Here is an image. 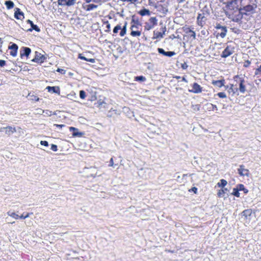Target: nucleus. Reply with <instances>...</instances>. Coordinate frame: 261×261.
Segmentation results:
<instances>
[{"label":"nucleus","mask_w":261,"mask_h":261,"mask_svg":"<svg viewBox=\"0 0 261 261\" xmlns=\"http://www.w3.org/2000/svg\"><path fill=\"white\" fill-rule=\"evenodd\" d=\"M224 4H226V7L230 10L234 11L238 10L237 0H231L230 1H224Z\"/></svg>","instance_id":"2"},{"label":"nucleus","mask_w":261,"mask_h":261,"mask_svg":"<svg viewBox=\"0 0 261 261\" xmlns=\"http://www.w3.org/2000/svg\"><path fill=\"white\" fill-rule=\"evenodd\" d=\"M9 49H11L10 54L13 57H15L17 53L18 46L16 44L13 43L9 46Z\"/></svg>","instance_id":"11"},{"label":"nucleus","mask_w":261,"mask_h":261,"mask_svg":"<svg viewBox=\"0 0 261 261\" xmlns=\"http://www.w3.org/2000/svg\"><path fill=\"white\" fill-rule=\"evenodd\" d=\"M69 130L71 132V131H75V130H77V129L74 127H69Z\"/></svg>","instance_id":"58"},{"label":"nucleus","mask_w":261,"mask_h":261,"mask_svg":"<svg viewBox=\"0 0 261 261\" xmlns=\"http://www.w3.org/2000/svg\"><path fill=\"white\" fill-rule=\"evenodd\" d=\"M153 28H154V27H153L152 25H151L150 23H148V22L145 23V30L148 31V30L152 29Z\"/></svg>","instance_id":"35"},{"label":"nucleus","mask_w":261,"mask_h":261,"mask_svg":"<svg viewBox=\"0 0 261 261\" xmlns=\"http://www.w3.org/2000/svg\"><path fill=\"white\" fill-rule=\"evenodd\" d=\"M121 1L123 2H129L131 4H135L136 3L138 0H120Z\"/></svg>","instance_id":"43"},{"label":"nucleus","mask_w":261,"mask_h":261,"mask_svg":"<svg viewBox=\"0 0 261 261\" xmlns=\"http://www.w3.org/2000/svg\"><path fill=\"white\" fill-rule=\"evenodd\" d=\"M54 126H56L57 127H59L60 128H62L63 127L65 126V125L64 124H54Z\"/></svg>","instance_id":"56"},{"label":"nucleus","mask_w":261,"mask_h":261,"mask_svg":"<svg viewBox=\"0 0 261 261\" xmlns=\"http://www.w3.org/2000/svg\"><path fill=\"white\" fill-rule=\"evenodd\" d=\"M7 215L9 216H10L15 219H19V215L12 211H8L7 212Z\"/></svg>","instance_id":"22"},{"label":"nucleus","mask_w":261,"mask_h":261,"mask_svg":"<svg viewBox=\"0 0 261 261\" xmlns=\"http://www.w3.org/2000/svg\"><path fill=\"white\" fill-rule=\"evenodd\" d=\"M5 4L8 9H10L13 8L14 4L12 1H7L5 2Z\"/></svg>","instance_id":"25"},{"label":"nucleus","mask_w":261,"mask_h":261,"mask_svg":"<svg viewBox=\"0 0 261 261\" xmlns=\"http://www.w3.org/2000/svg\"><path fill=\"white\" fill-rule=\"evenodd\" d=\"M227 181L226 180L222 179L220 180V182H218L217 186L219 187L224 188L227 185Z\"/></svg>","instance_id":"26"},{"label":"nucleus","mask_w":261,"mask_h":261,"mask_svg":"<svg viewBox=\"0 0 261 261\" xmlns=\"http://www.w3.org/2000/svg\"><path fill=\"white\" fill-rule=\"evenodd\" d=\"M79 58L82 59V60H84L85 61H88V62H91L92 63H95V60L94 59H92V58H86L85 57L82 56V54H80L79 55Z\"/></svg>","instance_id":"21"},{"label":"nucleus","mask_w":261,"mask_h":261,"mask_svg":"<svg viewBox=\"0 0 261 261\" xmlns=\"http://www.w3.org/2000/svg\"><path fill=\"white\" fill-rule=\"evenodd\" d=\"M258 72H261V65L256 69L255 72V74H257Z\"/></svg>","instance_id":"55"},{"label":"nucleus","mask_w":261,"mask_h":261,"mask_svg":"<svg viewBox=\"0 0 261 261\" xmlns=\"http://www.w3.org/2000/svg\"><path fill=\"white\" fill-rule=\"evenodd\" d=\"M44 116H50L52 115V112L49 110H44Z\"/></svg>","instance_id":"42"},{"label":"nucleus","mask_w":261,"mask_h":261,"mask_svg":"<svg viewBox=\"0 0 261 261\" xmlns=\"http://www.w3.org/2000/svg\"><path fill=\"white\" fill-rule=\"evenodd\" d=\"M121 29V27L120 25H117L113 29V33L116 34L118 33V31Z\"/></svg>","instance_id":"37"},{"label":"nucleus","mask_w":261,"mask_h":261,"mask_svg":"<svg viewBox=\"0 0 261 261\" xmlns=\"http://www.w3.org/2000/svg\"><path fill=\"white\" fill-rule=\"evenodd\" d=\"M189 191H192L194 193L196 194L197 193V188H196V187H193L192 188H191Z\"/></svg>","instance_id":"54"},{"label":"nucleus","mask_w":261,"mask_h":261,"mask_svg":"<svg viewBox=\"0 0 261 261\" xmlns=\"http://www.w3.org/2000/svg\"><path fill=\"white\" fill-rule=\"evenodd\" d=\"M208 108L210 109H212L213 110H218L217 107L216 105L210 103V104L208 105Z\"/></svg>","instance_id":"40"},{"label":"nucleus","mask_w":261,"mask_h":261,"mask_svg":"<svg viewBox=\"0 0 261 261\" xmlns=\"http://www.w3.org/2000/svg\"><path fill=\"white\" fill-rule=\"evenodd\" d=\"M39 98L36 97V96L35 97V100L36 101H38V100H39Z\"/></svg>","instance_id":"63"},{"label":"nucleus","mask_w":261,"mask_h":261,"mask_svg":"<svg viewBox=\"0 0 261 261\" xmlns=\"http://www.w3.org/2000/svg\"><path fill=\"white\" fill-rule=\"evenodd\" d=\"M242 214L243 216H244L245 218H247L248 217L251 216L252 214V210L251 209L245 210L242 212Z\"/></svg>","instance_id":"23"},{"label":"nucleus","mask_w":261,"mask_h":261,"mask_svg":"<svg viewBox=\"0 0 261 261\" xmlns=\"http://www.w3.org/2000/svg\"><path fill=\"white\" fill-rule=\"evenodd\" d=\"M227 191V189L226 188L223 189L218 193V196L220 197H223L224 196V194Z\"/></svg>","instance_id":"29"},{"label":"nucleus","mask_w":261,"mask_h":261,"mask_svg":"<svg viewBox=\"0 0 261 261\" xmlns=\"http://www.w3.org/2000/svg\"><path fill=\"white\" fill-rule=\"evenodd\" d=\"M189 91L194 93H199L202 91V88L199 85L194 83L192 86V89L189 90Z\"/></svg>","instance_id":"9"},{"label":"nucleus","mask_w":261,"mask_h":261,"mask_svg":"<svg viewBox=\"0 0 261 261\" xmlns=\"http://www.w3.org/2000/svg\"><path fill=\"white\" fill-rule=\"evenodd\" d=\"M233 52V48L229 46H227L223 51L221 56L222 58H225L232 55Z\"/></svg>","instance_id":"6"},{"label":"nucleus","mask_w":261,"mask_h":261,"mask_svg":"<svg viewBox=\"0 0 261 261\" xmlns=\"http://www.w3.org/2000/svg\"><path fill=\"white\" fill-rule=\"evenodd\" d=\"M182 81H184L186 82H187V80H186V79L184 77H182Z\"/></svg>","instance_id":"64"},{"label":"nucleus","mask_w":261,"mask_h":261,"mask_svg":"<svg viewBox=\"0 0 261 261\" xmlns=\"http://www.w3.org/2000/svg\"><path fill=\"white\" fill-rule=\"evenodd\" d=\"M46 89H47L48 91L49 92H52V93L60 94V88L59 87L47 86L46 87Z\"/></svg>","instance_id":"16"},{"label":"nucleus","mask_w":261,"mask_h":261,"mask_svg":"<svg viewBox=\"0 0 261 261\" xmlns=\"http://www.w3.org/2000/svg\"><path fill=\"white\" fill-rule=\"evenodd\" d=\"M31 52V49L27 47H22V51H20V57H22L23 56L28 57Z\"/></svg>","instance_id":"13"},{"label":"nucleus","mask_w":261,"mask_h":261,"mask_svg":"<svg viewBox=\"0 0 261 261\" xmlns=\"http://www.w3.org/2000/svg\"><path fill=\"white\" fill-rule=\"evenodd\" d=\"M57 72L61 73V74H64L66 73V71L64 69L58 68L56 70Z\"/></svg>","instance_id":"45"},{"label":"nucleus","mask_w":261,"mask_h":261,"mask_svg":"<svg viewBox=\"0 0 261 261\" xmlns=\"http://www.w3.org/2000/svg\"><path fill=\"white\" fill-rule=\"evenodd\" d=\"M141 32L139 31L132 30V32L130 33V35L134 37L140 36L141 35Z\"/></svg>","instance_id":"30"},{"label":"nucleus","mask_w":261,"mask_h":261,"mask_svg":"<svg viewBox=\"0 0 261 261\" xmlns=\"http://www.w3.org/2000/svg\"><path fill=\"white\" fill-rule=\"evenodd\" d=\"M239 190H243V189H244V185H242V184H240V185H239Z\"/></svg>","instance_id":"59"},{"label":"nucleus","mask_w":261,"mask_h":261,"mask_svg":"<svg viewBox=\"0 0 261 261\" xmlns=\"http://www.w3.org/2000/svg\"><path fill=\"white\" fill-rule=\"evenodd\" d=\"M37 113L38 114H42L44 112V110L41 109H38L36 110Z\"/></svg>","instance_id":"53"},{"label":"nucleus","mask_w":261,"mask_h":261,"mask_svg":"<svg viewBox=\"0 0 261 261\" xmlns=\"http://www.w3.org/2000/svg\"><path fill=\"white\" fill-rule=\"evenodd\" d=\"M80 97L82 99H84L86 97V93L83 90H81L80 91Z\"/></svg>","instance_id":"39"},{"label":"nucleus","mask_w":261,"mask_h":261,"mask_svg":"<svg viewBox=\"0 0 261 261\" xmlns=\"http://www.w3.org/2000/svg\"><path fill=\"white\" fill-rule=\"evenodd\" d=\"M255 7L253 5H248L244 7V9L246 12H252L253 11Z\"/></svg>","instance_id":"24"},{"label":"nucleus","mask_w":261,"mask_h":261,"mask_svg":"<svg viewBox=\"0 0 261 261\" xmlns=\"http://www.w3.org/2000/svg\"><path fill=\"white\" fill-rule=\"evenodd\" d=\"M58 3L63 7H71L76 3V0H58Z\"/></svg>","instance_id":"3"},{"label":"nucleus","mask_w":261,"mask_h":261,"mask_svg":"<svg viewBox=\"0 0 261 261\" xmlns=\"http://www.w3.org/2000/svg\"><path fill=\"white\" fill-rule=\"evenodd\" d=\"M6 64V62L5 60H0V66L4 67Z\"/></svg>","instance_id":"52"},{"label":"nucleus","mask_w":261,"mask_h":261,"mask_svg":"<svg viewBox=\"0 0 261 261\" xmlns=\"http://www.w3.org/2000/svg\"><path fill=\"white\" fill-rule=\"evenodd\" d=\"M251 62L249 60H247L244 62V66L245 67H248L250 66Z\"/></svg>","instance_id":"49"},{"label":"nucleus","mask_w":261,"mask_h":261,"mask_svg":"<svg viewBox=\"0 0 261 261\" xmlns=\"http://www.w3.org/2000/svg\"><path fill=\"white\" fill-rule=\"evenodd\" d=\"M46 57L44 55H42L41 53L36 51L35 57L32 60V61L36 63H43Z\"/></svg>","instance_id":"5"},{"label":"nucleus","mask_w":261,"mask_h":261,"mask_svg":"<svg viewBox=\"0 0 261 261\" xmlns=\"http://www.w3.org/2000/svg\"><path fill=\"white\" fill-rule=\"evenodd\" d=\"M158 51L159 53L162 54L164 56H166V57H172L175 55V53L174 51H166L164 50V49L161 48H158Z\"/></svg>","instance_id":"10"},{"label":"nucleus","mask_w":261,"mask_h":261,"mask_svg":"<svg viewBox=\"0 0 261 261\" xmlns=\"http://www.w3.org/2000/svg\"><path fill=\"white\" fill-rule=\"evenodd\" d=\"M225 87L229 93H232V95H233L238 90V88H233V85L232 84L230 85V87L228 86H225Z\"/></svg>","instance_id":"18"},{"label":"nucleus","mask_w":261,"mask_h":261,"mask_svg":"<svg viewBox=\"0 0 261 261\" xmlns=\"http://www.w3.org/2000/svg\"><path fill=\"white\" fill-rule=\"evenodd\" d=\"M217 95L220 97L222 98H226V95L224 92H219L217 94Z\"/></svg>","instance_id":"41"},{"label":"nucleus","mask_w":261,"mask_h":261,"mask_svg":"<svg viewBox=\"0 0 261 261\" xmlns=\"http://www.w3.org/2000/svg\"><path fill=\"white\" fill-rule=\"evenodd\" d=\"M97 104H98V107L99 108H106V103L104 101H98V102H97Z\"/></svg>","instance_id":"36"},{"label":"nucleus","mask_w":261,"mask_h":261,"mask_svg":"<svg viewBox=\"0 0 261 261\" xmlns=\"http://www.w3.org/2000/svg\"><path fill=\"white\" fill-rule=\"evenodd\" d=\"M114 166V161H113V159L112 158L110 159V164L109 165V166H110V167H113Z\"/></svg>","instance_id":"51"},{"label":"nucleus","mask_w":261,"mask_h":261,"mask_svg":"<svg viewBox=\"0 0 261 261\" xmlns=\"http://www.w3.org/2000/svg\"><path fill=\"white\" fill-rule=\"evenodd\" d=\"M239 190L238 188H234L233 189V192L232 193L234 196L239 197L240 196Z\"/></svg>","instance_id":"33"},{"label":"nucleus","mask_w":261,"mask_h":261,"mask_svg":"<svg viewBox=\"0 0 261 261\" xmlns=\"http://www.w3.org/2000/svg\"><path fill=\"white\" fill-rule=\"evenodd\" d=\"M189 32L191 34H190V36L193 37V39H195L196 38V34L195 32L191 30H189Z\"/></svg>","instance_id":"44"},{"label":"nucleus","mask_w":261,"mask_h":261,"mask_svg":"<svg viewBox=\"0 0 261 261\" xmlns=\"http://www.w3.org/2000/svg\"><path fill=\"white\" fill-rule=\"evenodd\" d=\"M227 31V28L226 27L222 28L221 30V32L219 33L220 36L222 38H224L226 36Z\"/></svg>","instance_id":"27"},{"label":"nucleus","mask_w":261,"mask_h":261,"mask_svg":"<svg viewBox=\"0 0 261 261\" xmlns=\"http://www.w3.org/2000/svg\"><path fill=\"white\" fill-rule=\"evenodd\" d=\"M14 17L17 19L21 20L24 18L23 13L19 8H16V10L14 13Z\"/></svg>","instance_id":"12"},{"label":"nucleus","mask_w":261,"mask_h":261,"mask_svg":"<svg viewBox=\"0 0 261 261\" xmlns=\"http://www.w3.org/2000/svg\"><path fill=\"white\" fill-rule=\"evenodd\" d=\"M120 30H121V31L120 33V36L121 37L124 36L126 34V31L124 30V29H120Z\"/></svg>","instance_id":"48"},{"label":"nucleus","mask_w":261,"mask_h":261,"mask_svg":"<svg viewBox=\"0 0 261 261\" xmlns=\"http://www.w3.org/2000/svg\"><path fill=\"white\" fill-rule=\"evenodd\" d=\"M131 23L132 25L130 29L132 30H134V29H137L139 26H141L140 22L138 20L135 21L134 19H132Z\"/></svg>","instance_id":"19"},{"label":"nucleus","mask_w":261,"mask_h":261,"mask_svg":"<svg viewBox=\"0 0 261 261\" xmlns=\"http://www.w3.org/2000/svg\"><path fill=\"white\" fill-rule=\"evenodd\" d=\"M225 80L222 79L220 80L213 81L212 84L219 88H221L224 86Z\"/></svg>","instance_id":"15"},{"label":"nucleus","mask_w":261,"mask_h":261,"mask_svg":"<svg viewBox=\"0 0 261 261\" xmlns=\"http://www.w3.org/2000/svg\"><path fill=\"white\" fill-rule=\"evenodd\" d=\"M33 213H27L25 215L22 214L21 216H19V219H24L29 217L30 215H32Z\"/></svg>","instance_id":"38"},{"label":"nucleus","mask_w":261,"mask_h":261,"mask_svg":"<svg viewBox=\"0 0 261 261\" xmlns=\"http://www.w3.org/2000/svg\"><path fill=\"white\" fill-rule=\"evenodd\" d=\"M224 27H225V26H222L219 23H217L216 24V26L215 27V28L216 29H222V28H224Z\"/></svg>","instance_id":"50"},{"label":"nucleus","mask_w":261,"mask_h":261,"mask_svg":"<svg viewBox=\"0 0 261 261\" xmlns=\"http://www.w3.org/2000/svg\"><path fill=\"white\" fill-rule=\"evenodd\" d=\"M135 79L136 81H138V82H144L145 81H146L145 77H144L142 75L136 76L135 77Z\"/></svg>","instance_id":"31"},{"label":"nucleus","mask_w":261,"mask_h":261,"mask_svg":"<svg viewBox=\"0 0 261 261\" xmlns=\"http://www.w3.org/2000/svg\"><path fill=\"white\" fill-rule=\"evenodd\" d=\"M97 7V5H95L94 4H89L87 6V11H91L93 10L94 9H95Z\"/></svg>","instance_id":"32"},{"label":"nucleus","mask_w":261,"mask_h":261,"mask_svg":"<svg viewBox=\"0 0 261 261\" xmlns=\"http://www.w3.org/2000/svg\"><path fill=\"white\" fill-rule=\"evenodd\" d=\"M127 24V22H125L124 26L122 28L121 27V29H124V30L126 31Z\"/></svg>","instance_id":"60"},{"label":"nucleus","mask_w":261,"mask_h":261,"mask_svg":"<svg viewBox=\"0 0 261 261\" xmlns=\"http://www.w3.org/2000/svg\"><path fill=\"white\" fill-rule=\"evenodd\" d=\"M106 28L108 30H110V24L108 22H107V24Z\"/></svg>","instance_id":"61"},{"label":"nucleus","mask_w":261,"mask_h":261,"mask_svg":"<svg viewBox=\"0 0 261 261\" xmlns=\"http://www.w3.org/2000/svg\"><path fill=\"white\" fill-rule=\"evenodd\" d=\"M160 25H162V27L161 28V32H153V39H161L163 38L164 37V35L165 34V33L166 32V27L165 25L163 24V23H160Z\"/></svg>","instance_id":"1"},{"label":"nucleus","mask_w":261,"mask_h":261,"mask_svg":"<svg viewBox=\"0 0 261 261\" xmlns=\"http://www.w3.org/2000/svg\"><path fill=\"white\" fill-rule=\"evenodd\" d=\"M236 81H238V80H239V91L242 93H244L246 91V87L244 85V80L242 78H241L238 75H236L234 77Z\"/></svg>","instance_id":"4"},{"label":"nucleus","mask_w":261,"mask_h":261,"mask_svg":"<svg viewBox=\"0 0 261 261\" xmlns=\"http://www.w3.org/2000/svg\"><path fill=\"white\" fill-rule=\"evenodd\" d=\"M205 19L204 16V14H199L197 18L198 24L200 26L202 27L204 24Z\"/></svg>","instance_id":"14"},{"label":"nucleus","mask_w":261,"mask_h":261,"mask_svg":"<svg viewBox=\"0 0 261 261\" xmlns=\"http://www.w3.org/2000/svg\"><path fill=\"white\" fill-rule=\"evenodd\" d=\"M149 21V23L151 25H152L153 27H154L155 25L157 24L158 20L155 17H152L150 18Z\"/></svg>","instance_id":"28"},{"label":"nucleus","mask_w":261,"mask_h":261,"mask_svg":"<svg viewBox=\"0 0 261 261\" xmlns=\"http://www.w3.org/2000/svg\"><path fill=\"white\" fill-rule=\"evenodd\" d=\"M50 149L54 151H57L58 150L57 146L55 144H51Z\"/></svg>","instance_id":"47"},{"label":"nucleus","mask_w":261,"mask_h":261,"mask_svg":"<svg viewBox=\"0 0 261 261\" xmlns=\"http://www.w3.org/2000/svg\"><path fill=\"white\" fill-rule=\"evenodd\" d=\"M238 173L241 176H246L248 177L249 176V170L245 168V166L243 165H240L239 168L238 169Z\"/></svg>","instance_id":"7"},{"label":"nucleus","mask_w":261,"mask_h":261,"mask_svg":"<svg viewBox=\"0 0 261 261\" xmlns=\"http://www.w3.org/2000/svg\"><path fill=\"white\" fill-rule=\"evenodd\" d=\"M188 66V65L186 63H184V64H182L181 65V67L184 69H187Z\"/></svg>","instance_id":"57"},{"label":"nucleus","mask_w":261,"mask_h":261,"mask_svg":"<svg viewBox=\"0 0 261 261\" xmlns=\"http://www.w3.org/2000/svg\"><path fill=\"white\" fill-rule=\"evenodd\" d=\"M4 130H5V133L8 135H11L16 131L15 127L11 126L1 128V132H3Z\"/></svg>","instance_id":"8"},{"label":"nucleus","mask_w":261,"mask_h":261,"mask_svg":"<svg viewBox=\"0 0 261 261\" xmlns=\"http://www.w3.org/2000/svg\"><path fill=\"white\" fill-rule=\"evenodd\" d=\"M40 144L46 147L48 146V143L46 141H41Z\"/></svg>","instance_id":"46"},{"label":"nucleus","mask_w":261,"mask_h":261,"mask_svg":"<svg viewBox=\"0 0 261 261\" xmlns=\"http://www.w3.org/2000/svg\"><path fill=\"white\" fill-rule=\"evenodd\" d=\"M27 22L29 23L31 26V28L28 30V31H32V30H35L38 32L40 31V30L38 27L37 25L34 24L32 21L28 19L27 20Z\"/></svg>","instance_id":"17"},{"label":"nucleus","mask_w":261,"mask_h":261,"mask_svg":"<svg viewBox=\"0 0 261 261\" xmlns=\"http://www.w3.org/2000/svg\"><path fill=\"white\" fill-rule=\"evenodd\" d=\"M139 14L141 16L150 15V11L148 9L144 8L139 12Z\"/></svg>","instance_id":"20"},{"label":"nucleus","mask_w":261,"mask_h":261,"mask_svg":"<svg viewBox=\"0 0 261 261\" xmlns=\"http://www.w3.org/2000/svg\"><path fill=\"white\" fill-rule=\"evenodd\" d=\"M87 3H90L91 2H95L96 0H85Z\"/></svg>","instance_id":"62"},{"label":"nucleus","mask_w":261,"mask_h":261,"mask_svg":"<svg viewBox=\"0 0 261 261\" xmlns=\"http://www.w3.org/2000/svg\"><path fill=\"white\" fill-rule=\"evenodd\" d=\"M83 135V133L82 132H79L77 130L74 131L72 136L73 137H82Z\"/></svg>","instance_id":"34"}]
</instances>
